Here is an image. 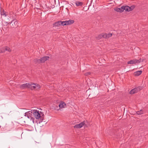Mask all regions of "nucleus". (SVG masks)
Returning a JSON list of instances; mask_svg holds the SVG:
<instances>
[{
	"label": "nucleus",
	"instance_id": "obj_1",
	"mask_svg": "<svg viewBox=\"0 0 148 148\" xmlns=\"http://www.w3.org/2000/svg\"><path fill=\"white\" fill-rule=\"evenodd\" d=\"M32 114L33 116L37 119L40 120L42 121L44 118V115L43 112L40 111L36 110H32L25 113V116L29 119L31 121H32L34 123H35L34 122L35 119L32 117Z\"/></svg>",
	"mask_w": 148,
	"mask_h": 148
},
{
	"label": "nucleus",
	"instance_id": "obj_2",
	"mask_svg": "<svg viewBox=\"0 0 148 148\" xmlns=\"http://www.w3.org/2000/svg\"><path fill=\"white\" fill-rule=\"evenodd\" d=\"M74 21L72 20H69L68 21H58L57 22L54 24V25L55 26H57L62 25L63 26L67 25H71L73 23Z\"/></svg>",
	"mask_w": 148,
	"mask_h": 148
},
{
	"label": "nucleus",
	"instance_id": "obj_3",
	"mask_svg": "<svg viewBox=\"0 0 148 148\" xmlns=\"http://www.w3.org/2000/svg\"><path fill=\"white\" fill-rule=\"evenodd\" d=\"M29 88L32 90L34 89L38 90L40 88L41 86L39 84L34 83H29Z\"/></svg>",
	"mask_w": 148,
	"mask_h": 148
},
{
	"label": "nucleus",
	"instance_id": "obj_4",
	"mask_svg": "<svg viewBox=\"0 0 148 148\" xmlns=\"http://www.w3.org/2000/svg\"><path fill=\"white\" fill-rule=\"evenodd\" d=\"M49 58L48 56H45L42 58L40 59H36L34 60V62L37 63H44L46 61L48 60Z\"/></svg>",
	"mask_w": 148,
	"mask_h": 148
},
{
	"label": "nucleus",
	"instance_id": "obj_5",
	"mask_svg": "<svg viewBox=\"0 0 148 148\" xmlns=\"http://www.w3.org/2000/svg\"><path fill=\"white\" fill-rule=\"evenodd\" d=\"M112 35V34L111 33H108L107 34L106 33H104L103 34H101L99 35L97 39H99L102 37H103L104 38H108L111 37Z\"/></svg>",
	"mask_w": 148,
	"mask_h": 148
},
{
	"label": "nucleus",
	"instance_id": "obj_6",
	"mask_svg": "<svg viewBox=\"0 0 148 148\" xmlns=\"http://www.w3.org/2000/svg\"><path fill=\"white\" fill-rule=\"evenodd\" d=\"M142 89V88L140 86L136 87L132 90L130 92V93L131 94H133L137 93Z\"/></svg>",
	"mask_w": 148,
	"mask_h": 148
},
{
	"label": "nucleus",
	"instance_id": "obj_7",
	"mask_svg": "<svg viewBox=\"0 0 148 148\" xmlns=\"http://www.w3.org/2000/svg\"><path fill=\"white\" fill-rule=\"evenodd\" d=\"M10 24V26L12 28H15L18 26V22L16 19H13L10 23H8Z\"/></svg>",
	"mask_w": 148,
	"mask_h": 148
},
{
	"label": "nucleus",
	"instance_id": "obj_8",
	"mask_svg": "<svg viewBox=\"0 0 148 148\" xmlns=\"http://www.w3.org/2000/svg\"><path fill=\"white\" fill-rule=\"evenodd\" d=\"M142 59H140L139 60H131L127 62V64H135L136 63H140L141 62H142Z\"/></svg>",
	"mask_w": 148,
	"mask_h": 148
},
{
	"label": "nucleus",
	"instance_id": "obj_9",
	"mask_svg": "<svg viewBox=\"0 0 148 148\" xmlns=\"http://www.w3.org/2000/svg\"><path fill=\"white\" fill-rule=\"evenodd\" d=\"M29 83H27L21 85L20 86V88L22 89L26 88H29Z\"/></svg>",
	"mask_w": 148,
	"mask_h": 148
},
{
	"label": "nucleus",
	"instance_id": "obj_10",
	"mask_svg": "<svg viewBox=\"0 0 148 148\" xmlns=\"http://www.w3.org/2000/svg\"><path fill=\"white\" fill-rule=\"evenodd\" d=\"M85 124L84 121L82 122L79 124L75 125L74 127L75 128H80L82 127Z\"/></svg>",
	"mask_w": 148,
	"mask_h": 148
},
{
	"label": "nucleus",
	"instance_id": "obj_11",
	"mask_svg": "<svg viewBox=\"0 0 148 148\" xmlns=\"http://www.w3.org/2000/svg\"><path fill=\"white\" fill-rule=\"evenodd\" d=\"M122 6V8H123V11L124 10L126 11H130V9L129 6L127 5L123 6Z\"/></svg>",
	"mask_w": 148,
	"mask_h": 148
},
{
	"label": "nucleus",
	"instance_id": "obj_12",
	"mask_svg": "<svg viewBox=\"0 0 148 148\" xmlns=\"http://www.w3.org/2000/svg\"><path fill=\"white\" fill-rule=\"evenodd\" d=\"M66 104L65 103L63 102H61L59 105V107L60 108H64L66 106Z\"/></svg>",
	"mask_w": 148,
	"mask_h": 148
},
{
	"label": "nucleus",
	"instance_id": "obj_13",
	"mask_svg": "<svg viewBox=\"0 0 148 148\" xmlns=\"http://www.w3.org/2000/svg\"><path fill=\"white\" fill-rule=\"evenodd\" d=\"M123 8H122V6L120 8H116L114 9V10L118 12H123Z\"/></svg>",
	"mask_w": 148,
	"mask_h": 148
},
{
	"label": "nucleus",
	"instance_id": "obj_14",
	"mask_svg": "<svg viewBox=\"0 0 148 148\" xmlns=\"http://www.w3.org/2000/svg\"><path fill=\"white\" fill-rule=\"evenodd\" d=\"M1 13L2 16H6L7 15L6 12H5L3 9H1Z\"/></svg>",
	"mask_w": 148,
	"mask_h": 148
},
{
	"label": "nucleus",
	"instance_id": "obj_15",
	"mask_svg": "<svg viewBox=\"0 0 148 148\" xmlns=\"http://www.w3.org/2000/svg\"><path fill=\"white\" fill-rule=\"evenodd\" d=\"M142 73L141 71H137L135 72L134 73V75L136 76H138L140 75Z\"/></svg>",
	"mask_w": 148,
	"mask_h": 148
},
{
	"label": "nucleus",
	"instance_id": "obj_16",
	"mask_svg": "<svg viewBox=\"0 0 148 148\" xmlns=\"http://www.w3.org/2000/svg\"><path fill=\"white\" fill-rule=\"evenodd\" d=\"M75 4L77 6H78L82 5V3L80 1H77L76 2Z\"/></svg>",
	"mask_w": 148,
	"mask_h": 148
},
{
	"label": "nucleus",
	"instance_id": "obj_17",
	"mask_svg": "<svg viewBox=\"0 0 148 148\" xmlns=\"http://www.w3.org/2000/svg\"><path fill=\"white\" fill-rule=\"evenodd\" d=\"M3 49H5V51H8L9 52L10 51H11L10 48L8 47H4V48Z\"/></svg>",
	"mask_w": 148,
	"mask_h": 148
},
{
	"label": "nucleus",
	"instance_id": "obj_18",
	"mask_svg": "<svg viewBox=\"0 0 148 148\" xmlns=\"http://www.w3.org/2000/svg\"><path fill=\"white\" fill-rule=\"evenodd\" d=\"M143 111L141 110L140 111L137 112L136 113L140 115L143 114Z\"/></svg>",
	"mask_w": 148,
	"mask_h": 148
},
{
	"label": "nucleus",
	"instance_id": "obj_19",
	"mask_svg": "<svg viewBox=\"0 0 148 148\" xmlns=\"http://www.w3.org/2000/svg\"><path fill=\"white\" fill-rule=\"evenodd\" d=\"M4 47H2L1 50H0V53L4 52L5 51V49H3Z\"/></svg>",
	"mask_w": 148,
	"mask_h": 148
},
{
	"label": "nucleus",
	"instance_id": "obj_20",
	"mask_svg": "<svg viewBox=\"0 0 148 148\" xmlns=\"http://www.w3.org/2000/svg\"><path fill=\"white\" fill-rule=\"evenodd\" d=\"M135 6L134 5H132L131 7H130V11L133 10L135 8Z\"/></svg>",
	"mask_w": 148,
	"mask_h": 148
},
{
	"label": "nucleus",
	"instance_id": "obj_21",
	"mask_svg": "<svg viewBox=\"0 0 148 148\" xmlns=\"http://www.w3.org/2000/svg\"><path fill=\"white\" fill-rule=\"evenodd\" d=\"M8 126H6V128L5 129H6V130H8V131H10V130H11V128H9V129H8Z\"/></svg>",
	"mask_w": 148,
	"mask_h": 148
},
{
	"label": "nucleus",
	"instance_id": "obj_22",
	"mask_svg": "<svg viewBox=\"0 0 148 148\" xmlns=\"http://www.w3.org/2000/svg\"><path fill=\"white\" fill-rule=\"evenodd\" d=\"M90 72H87L85 73V75H90Z\"/></svg>",
	"mask_w": 148,
	"mask_h": 148
}]
</instances>
